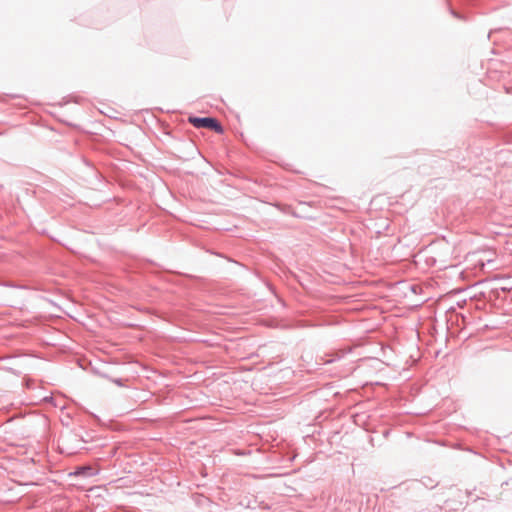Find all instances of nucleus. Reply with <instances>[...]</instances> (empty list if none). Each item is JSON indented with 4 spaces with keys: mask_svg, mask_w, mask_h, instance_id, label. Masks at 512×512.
<instances>
[{
    "mask_svg": "<svg viewBox=\"0 0 512 512\" xmlns=\"http://www.w3.org/2000/svg\"><path fill=\"white\" fill-rule=\"evenodd\" d=\"M188 121L196 128H208L217 133H223V128L215 118L189 117Z\"/></svg>",
    "mask_w": 512,
    "mask_h": 512,
    "instance_id": "nucleus-1",
    "label": "nucleus"
},
{
    "mask_svg": "<svg viewBox=\"0 0 512 512\" xmlns=\"http://www.w3.org/2000/svg\"><path fill=\"white\" fill-rule=\"evenodd\" d=\"M91 469L89 467H83L81 468L77 474H85L86 472L90 471Z\"/></svg>",
    "mask_w": 512,
    "mask_h": 512,
    "instance_id": "nucleus-2",
    "label": "nucleus"
}]
</instances>
